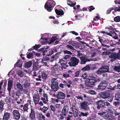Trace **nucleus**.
Segmentation results:
<instances>
[{"label":"nucleus","mask_w":120,"mask_h":120,"mask_svg":"<svg viewBox=\"0 0 120 120\" xmlns=\"http://www.w3.org/2000/svg\"><path fill=\"white\" fill-rule=\"evenodd\" d=\"M12 115L14 118L16 120H19L20 118L21 115L19 111L15 110L13 111Z\"/></svg>","instance_id":"6e6552de"},{"label":"nucleus","mask_w":120,"mask_h":120,"mask_svg":"<svg viewBox=\"0 0 120 120\" xmlns=\"http://www.w3.org/2000/svg\"><path fill=\"white\" fill-rule=\"evenodd\" d=\"M69 110V108L68 106L65 105L64 106L62 109V113L66 114V115L68 113Z\"/></svg>","instance_id":"a211bd4d"},{"label":"nucleus","mask_w":120,"mask_h":120,"mask_svg":"<svg viewBox=\"0 0 120 120\" xmlns=\"http://www.w3.org/2000/svg\"><path fill=\"white\" fill-rule=\"evenodd\" d=\"M35 114H30L29 117L32 120H34L35 119Z\"/></svg>","instance_id":"ea45409f"},{"label":"nucleus","mask_w":120,"mask_h":120,"mask_svg":"<svg viewBox=\"0 0 120 120\" xmlns=\"http://www.w3.org/2000/svg\"><path fill=\"white\" fill-rule=\"evenodd\" d=\"M90 82V81H89L87 80L85 82L86 85L88 87H93L94 84L93 83H91Z\"/></svg>","instance_id":"5701e85b"},{"label":"nucleus","mask_w":120,"mask_h":120,"mask_svg":"<svg viewBox=\"0 0 120 120\" xmlns=\"http://www.w3.org/2000/svg\"><path fill=\"white\" fill-rule=\"evenodd\" d=\"M13 80L12 79L10 78L8 80V90L9 91V94L10 95L11 93V90L12 87V85Z\"/></svg>","instance_id":"1a4fd4ad"},{"label":"nucleus","mask_w":120,"mask_h":120,"mask_svg":"<svg viewBox=\"0 0 120 120\" xmlns=\"http://www.w3.org/2000/svg\"><path fill=\"white\" fill-rule=\"evenodd\" d=\"M79 88L82 89H83L84 88L85 84L82 83H80L79 85Z\"/></svg>","instance_id":"49530a36"},{"label":"nucleus","mask_w":120,"mask_h":120,"mask_svg":"<svg viewBox=\"0 0 120 120\" xmlns=\"http://www.w3.org/2000/svg\"><path fill=\"white\" fill-rule=\"evenodd\" d=\"M115 11H120V7H116L114 9Z\"/></svg>","instance_id":"0e129e2a"},{"label":"nucleus","mask_w":120,"mask_h":120,"mask_svg":"<svg viewBox=\"0 0 120 120\" xmlns=\"http://www.w3.org/2000/svg\"><path fill=\"white\" fill-rule=\"evenodd\" d=\"M81 61L80 64H85L86 62L89 61V60L87 59L86 56H83L80 57Z\"/></svg>","instance_id":"ddd939ff"},{"label":"nucleus","mask_w":120,"mask_h":120,"mask_svg":"<svg viewBox=\"0 0 120 120\" xmlns=\"http://www.w3.org/2000/svg\"><path fill=\"white\" fill-rule=\"evenodd\" d=\"M107 118L109 120H116L114 116L111 115L108 116Z\"/></svg>","instance_id":"e433bc0d"},{"label":"nucleus","mask_w":120,"mask_h":120,"mask_svg":"<svg viewBox=\"0 0 120 120\" xmlns=\"http://www.w3.org/2000/svg\"><path fill=\"white\" fill-rule=\"evenodd\" d=\"M39 117L43 119V120H45V116L43 115H42L41 114H39Z\"/></svg>","instance_id":"864d4df0"},{"label":"nucleus","mask_w":120,"mask_h":120,"mask_svg":"<svg viewBox=\"0 0 120 120\" xmlns=\"http://www.w3.org/2000/svg\"><path fill=\"white\" fill-rule=\"evenodd\" d=\"M4 104L3 102L0 101V109L1 110H3V105Z\"/></svg>","instance_id":"a19ab883"},{"label":"nucleus","mask_w":120,"mask_h":120,"mask_svg":"<svg viewBox=\"0 0 120 120\" xmlns=\"http://www.w3.org/2000/svg\"><path fill=\"white\" fill-rule=\"evenodd\" d=\"M106 113V112H100L98 113V114L100 115L101 116H102L103 114H105Z\"/></svg>","instance_id":"338daca9"},{"label":"nucleus","mask_w":120,"mask_h":120,"mask_svg":"<svg viewBox=\"0 0 120 120\" xmlns=\"http://www.w3.org/2000/svg\"><path fill=\"white\" fill-rule=\"evenodd\" d=\"M30 106L29 104H26L24 106L23 109L24 111L28 112V109L30 108Z\"/></svg>","instance_id":"aec40b11"},{"label":"nucleus","mask_w":120,"mask_h":120,"mask_svg":"<svg viewBox=\"0 0 120 120\" xmlns=\"http://www.w3.org/2000/svg\"><path fill=\"white\" fill-rule=\"evenodd\" d=\"M41 74L42 78L43 79H45L47 78V75L45 73L42 72Z\"/></svg>","instance_id":"4c0bfd02"},{"label":"nucleus","mask_w":120,"mask_h":120,"mask_svg":"<svg viewBox=\"0 0 120 120\" xmlns=\"http://www.w3.org/2000/svg\"><path fill=\"white\" fill-rule=\"evenodd\" d=\"M34 101L35 104H37L39 100V97L38 94H34L33 96Z\"/></svg>","instance_id":"2eb2a0df"},{"label":"nucleus","mask_w":120,"mask_h":120,"mask_svg":"<svg viewBox=\"0 0 120 120\" xmlns=\"http://www.w3.org/2000/svg\"><path fill=\"white\" fill-rule=\"evenodd\" d=\"M70 57V56L69 55H66L64 57V59L65 60H66L69 59Z\"/></svg>","instance_id":"13d9d810"},{"label":"nucleus","mask_w":120,"mask_h":120,"mask_svg":"<svg viewBox=\"0 0 120 120\" xmlns=\"http://www.w3.org/2000/svg\"><path fill=\"white\" fill-rule=\"evenodd\" d=\"M32 62L31 61H28L25 64L24 66L27 68H29L31 66Z\"/></svg>","instance_id":"4be33fe9"},{"label":"nucleus","mask_w":120,"mask_h":120,"mask_svg":"<svg viewBox=\"0 0 120 120\" xmlns=\"http://www.w3.org/2000/svg\"><path fill=\"white\" fill-rule=\"evenodd\" d=\"M63 52L64 54H68L70 55H71L72 53L70 51L65 50L63 51Z\"/></svg>","instance_id":"79ce46f5"},{"label":"nucleus","mask_w":120,"mask_h":120,"mask_svg":"<svg viewBox=\"0 0 120 120\" xmlns=\"http://www.w3.org/2000/svg\"><path fill=\"white\" fill-rule=\"evenodd\" d=\"M68 84L67 86L69 88L70 87V85L72 84V82L71 80H69L68 81Z\"/></svg>","instance_id":"bf43d9fd"},{"label":"nucleus","mask_w":120,"mask_h":120,"mask_svg":"<svg viewBox=\"0 0 120 120\" xmlns=\"http://www.w3.org/2000/svg\"><path fill=\"white\" fill-rule=\"evenodd\" d=\"M56 36L52 37V38L50 41L49 42L48 40L46 38L41 37V39L39 40V41L43 45L48 43L49 45H50L56 40Z\"/></svg>","instance_id":"f03ea898"},{"label":"nucleus","mask_w":120,"mask_h":120,"mask_svg":"<svg viewBox=\"0 0 120 120\" xmlns=\"http://www.w3.org/2000/svg\"><path fill=\"white\" fill-rule=\"evenodd\" d=\"M66 114L62 113L60 114L59 115V117L60 120H63L64 119V116H66Z\"/></svg>","instance_id":"473e14b6"},{"label":"nucleus","mask_w":120,"mask_h":120,"mask_svg":"<svg viewBox=\"0 0 120 120\" xmlns=\"http://www.w3.org/2000/svg\"><path fill=\"white\" fill-rule=\"evenodd\" d=\"M97 109L99 110L101 108L104 107L105 106V102L101 100L98 101L97 102Z\"/></svg>","instance_id":"9b49d317"},{"label":"nucleus","mask_w":120,"mask_h":120,"mask_svg":"<svg viewBox=\"0 0 120 120\" xmlns=\"http://www.w3.org/2000/svg\"><path fill=\"white\" fill-rule=\"evenodd\" d=\"M63 83L64 84V85L65 86H67L68 84V82L65 80H64L63 81Z\"/></svg>","instance_id":"052dcab7"},{"label":"nucleus","mask_w":120,"mask_h":120,"mask_svg":"<svg viewBox=\"0 0 120 120\" xmlns=\"http://www.w3.org/2000/svg\"><path fill=\"white\" fill-rule=\"evenodd\" d=\"M10 113L8 112H6L4 113L3 120H8L10 118Z\"/></svg>","instance_id":"6ab92c4d"},{"label":"nucleus","mask_w":120,"mask_h":120,"mask_svg":"<svg viewBox=\"0 0 120 120\" xmlns=\"http://www.w3.org/2000/svg\"><path fill=\"white\" fill-rule=\"evenodd\" d=\"M63 76L65 78L69 77L70 76V75L69 74H68L66 73L64 74L63 75Z\"/></svg>","instance_id":"6e6d98bb"},{"label":"nucleus","mask_w":120,"mask_h":120,"mask_svg":"<svg viewBox=\"0 0 120 120\" xmlns=\"http://www.w3.org/2000/svg\"><path fill=\"white\" fill-rule=\"evenodd\" d=\"M89 114V113L87 112H85V113L81 112L80 114L79 115V117L82 116H87Z\"/></svg>","instance_id":"2f4dec72"},{"label":"nucleus","mask_w":120,"mask_h":120,"mask_svg":"<svg viewBox=\"0 0 120 120\" xmlns=\"http://www.w3.org/2000/svg\"><path fill=\"white\" fill-rule=\"evenodd\" d=\"M89 7L90 8V9H89V11L90 12L92 10H93L95 9V8L93 6H90Z\"/></svg>","instance_id":"3c124183"},{"label":"nucleus","mask_w":120,"mask_h":120,"mask_svg":"<svg viewBox=\"0 0 120 120\" xmlns=\"http://www.w3.org/2000/svg\"><path fill=\"white\" fill-rule=\"evenodd\" d=\"M109 67L107 66H103L100 68L97 71V73L101 75L103 73L108 72L109 71Z\"/></svg>","instance_id":"39448f33"},{"label":"nucleus","mask_w":120,"mask_h":120,"mask_svg":"<svg viewBox=\"0 0 120 120\" xmlns=\"http://www.w3.org/2000/svg\"><path fill=\"white\" fill-rule=\"evenodd\" d=\"M49 59V57H45L42 59L41 62H45V61H48Z\"/></svg>","instance_id":"c03bdc74"},{"label":"nucleus","mask_w":120,"mask_h":120,"mask_svg":"<svg viewBox=\"0 0 120 120\" xmlns=\"http://www.w3.org/2000/svg\"><path fill=\"white\" fill-rule=\"evenodd\" d=\"M115 21L116 22H120V16H117L115 17L114 19Z\"/></svg>","instance_id":"f704fd0d"},{"label":"nucleus","mask_w":120,"mask_h":120,"mask_svg":"<svg viewBox=\"0 0 120 120\" xmlns=\"http://www.w3.org/2000/svg\"><path fill=\"white\" fill-rule=\"evenodd\" d=\"M75 77H78L79 76V71H77L75 73Z\"/></svg>","instance_id":"e2e57ef3"},{"label":"nucleus","mask_w":120,"mask_h":120,"mask_svg":"<svg viewBox=\"0 0 120 120\" xmlns=\"http://www.w3.org/2000/svg\"><path fill=\"white\" fill-rule=\"evenodd\" d=\"M107 85V82L106 81L102 82L98 86V89L102 90H105Z\"/></svg>","instance_id":"0eeeda50"},{"label":"nucleus","mask_w":120,"mask_h":120,"mask_svg":"<svg viewBox=\"0 0 120 120\" xmlns=\"http://www.w3.org/2000/svg\"><path fill=\"white\" fill-rule=\"evenodd\" d=\"M33 56V54L31 52L29 53L27 55V58L30 59Z\"/></svg>","instance_id":"a18cd8bd"},{"label":"nucleus","mask_w":120,"mask_h":120,"mask_svg":"<svg viewBox=\"0 0 120 120\" xmlns=\"http://www.w3.org/2000/svg\"><path fill=\"white\" fill-rule=\"evenodd\" d=\"M71 108V109L73 113L74 117H77L78 116V112L76 108L74 106H73Z\"/></svg>","instance_id":"4468645a"},{"label":"nucleus","mask_w":120,"mask_h":120,"mask_svg":"<svg viewBox=\"0 0 120 120\" xmlns=\"http://www.w3.org/2000/svg\"><path fill=\"white\" fill-rule=\"evenodd\" d=\"M17 74L19 76L21 77H22L23 76V72L22 71H18L17 72Z\"/></svg>","instance_id":"c85d7f7f"},{"label":"nucleus","mask_w":120,"mask_h":120,"mask_svg":"<svg viewBox=\"0 0 120 120\" xmlns=\"http://www.w3.org/2000/svg\"><path fill=\"white\" fill-rule=\"evenodd\" d=\"M24 86L25 88H27L29 87L30 84L29 83V81H26L24 83Z\"/></svg>","instance_id":"bb28decb"},{"label":"nucleus","mask_w":120,"mask_h":120,"mask_svg":"<svg viewBox=\"0 0 120 120\" xmlns=\"http://www.w3.org/2000/svg\"><path fill=\"white\" fill-rule=\"evenodd\" d=\"M52 90L51 91V92H53V91H56L58 89V86H51Z\"/></svg>","instance_id":"b1692460"},{"label":"nucleus","mask_w":120,"mask_h":120,"mask_svg":"<svg viewBox=\"0 0 120 120\" xmlns=\"http://www.w3.org/2000/svg\"><path fill=\"white\" fill-rule=\"evenodd\" d=\"M79 62V60L75 57L71 58L70 62L68 64L70 66L75 67L78 65Z\"/></svg>","instance_id":"20e7f679"},{"label":"nucleus","mask_w":120,"mask_h":120,"mask_svg":"<svg viewBox=\"0 0 120 120\" xmlns=\"http://www.w3.org/2000/svg\"><path fill=\"white\" fill-rule=\"evenodd\" d=\"M41 46V45L40 44H38L34 46V49H36L37 48H39Z\"/></svg>","instance_id":"69168bd1"},{"label":"nucleus","mask_w":120,"mask_h":120,"mask_svg":"<svg viewBox=\"0 0 120 120\" xmlns=\"http://www.w3.org/2000/svg\"><path fill=\"white\" fill-rule=\"evenodd\" d=\"M55 11L56 14L59 15H62L64 14L63 11L61 9L57 10L56 9Z\"/></svg>","instance_id":"412c9836"},{"label":"nucleus","mask_w":120,"mask_h":120,"mask_svg":"<svg viewBox=\"0 0 120 120\" xmlns=\"http://www.w3.org/2000/svg\"><path fill=\"white\" fill-rule=\"evenodd\" d=\"M90 81L91 83H93L94 84L95 83V78L94 77H89L87 80Z\"/></svg>","instance_id":"cd10ccee"},{"label":"nucleus","mask_w":120,"mask_h":120,"mask_svg":"<svg viewBox=\"0 0 120 120\" xmlns=\"http://www.w3.org/2000/svg\"><path fill=\"white\" fill-rule=\"evenodd\" d=\"M87 102L86 101H84L81 103V108L84 110H87Z\"/></svg>","instance_id":"dca6fc26"},{"label":"nucleus","mask_w":120,"mask_h":120,"mask_svg":"<svg viewBox=\"0 0 120 120\" xmlns=\"http://www.w3.org/2000/svg\"><path fill=\"white\" fill-rule=\"evenodd\" d=\"M120 104V102L119 101H116L113 103V104L116 107L118 106Z\"/></svg>","instance_id":"09e8293b"},{"label":"nucleus","mask_w":120,"mask_h":120,"mask_svg":"<svg viewBox=\"0 0 120 120\" xmlns=\"http://www.w3.org/2000/svg\"><path fill=\"white\" fill-rule=\"evenodd\" d=\"M114 8H111L109 9L107 11V13L109 14V13L112 11L113 10Z\"/></svg>","instance_id":"5fc2aeb1"},{"label":"nucleus","mask_w":120,"mask_h":120,"mask_svg":"<svg viewBox=\"0 0 120 120\" xmlns=\"http://www.w3.org/2000/svg\"><path fill=\"white\" fill-rule=\"evenodd\" d=\"M115 100L117 101H120V93H118L115 96Z\"/></svg>","instance_id":"72a5a7b5"},{"label":"nucleus","mask_w":120,"mask_h":120,"mask_svg":"<svg viewBox=\"0 0 120 120\" xmlns=\"http://www.w3.org/2000/svg\"><path fill=\"white\" fill-rule=\"evenodd\" d=\"M55 2L53 0H49L46 3L45 6V8L49 12H50L55 5Z\"/></svg>","instance_id":"f257e3e1"},{"label":"nucleus","mask_w":120,"mask_h":120,"mask_svg":"<svg viewBox=\"0 0 120 120\" xmlns=\"http://www.w3.org/2000/svg\"><path fill=\"white\" fill-rule=\"evenodd\" d=\"M114 70L115 71L118 72H120V65L119 66H115L114 67Z\"/></svg>","instance_id":"c756f323"},{"label":"nucleus","mask_w":120,"mask_h":120,"mask_svg":"<svg viewBox=\"0 0 120 120\" xmlns=\"http://www.w3.org/2000/svg\"><path fill=\"white\" fill-rule=\"evenodd\" d=\"M50 108L52 111L54 112L55 111L56 109V107L53 105H51L50 106Z\"/></svg>","instance_id":"37998d69"},{"label":"nucleus","mask_w":120,"mask_h":120,"mask_svg":"<svg viewBox=\"0 0 120 120\" xmlns=\"http://www.w3.org/2000/svg\"><path fill=\"white\" fill-rule=\"evenodd\" d=\"M53 53V51L52 50H51L49 51V53L47 55V56H50Z\"/></svg>","instance_id":"4d7b16f0"},{"label":"nucleus","mask_w":120,"mask_h":120,"mask_svg":"<svg viewBox=\"0 0 120 120\" xmlns=\"http://www.w3.org/2000/svg\"><path fill=\"white\" fill-rule=\"evenodd\" d=\"M33 69L34 70L36 71L38 70L39 68L36 65H34L33 68Z\"/></svg>","instance_id":"603ef678"},{"label":"nucleus","mask_w":120,"mask_h":120,"mask_svg":"<svg viewBox=\"0 0 120 120\" xmlns=\"http://www.w3.org/2000/svg\"><path fill=\"white\" fill-rule=\"evenodd\" d=\"M41 99L43 103L45 104L48 101V99H46L44 98H42Z\"/></svg>","instance_id":"8fccbe9b"},{"label":"nucleus","mask_w":120,"mask_h":120,"mask_svg":"<svg viewBox=\"0 0 120 120\" xmlns=\"http://www.w3.org/2000/svg\"><path fill=\"white\" fill-rule=\"evenodd\" d=\"M111 91L108 90L101 93L100 95V97L104 99L108 98L110 96Z\"/></svg>","instance_id":"423d86ee"},{"label":"nucleus","mask_w":120,"mask_h":120,"mask_svg":"<svg viewBox=\"0 0 120 120\" xmlns=\"http://www.w3.org/2000/svg\"><path fill=\"white\" fill-rule=\"evenodd\" d=\"M105 34L106 35L107 34L111 36H112L114 34H115V35H116V33L113 31H111L109 33L107 32H106Z\"/></svg>","instance_id":"a878e982"},{"label":"nucleus","mask_w":120,"mask_h":120,"mask_svg":"<svg viewBox=\"0 0 120 120\" xmlns=\"http://www.w3.org/2000/svg\"><path fill=\"white\" fill-rule=\"evenodd\" d=\"M77 52L78 53L77 56L79 57V58H80L81 57H82L83 56H85V55H84L83 54L80 53V52L79 51H77Z\"/></svg>","instance_id":"58836bf2"},{"label":"nucleus","mask_w":120,"mask_h":120,"mask_svg":"<svg viewBox=\"0 0 120 120\" xmlns=\"http://www.w3.org/2000/svg\"><path fill=\"white\" fill-rule=\"evenodd\" d=\"M69 44L67 45L66 47L68 48L71 50L72 52L75 51V49L74 48H76L78 45V44L76 41H70L68 42Z\"/></svg>","instance_id":"7ed1b4c3"},{"label":"nucleus","mask_w":120,"mask_h":120,"mask_svg":"<svg viewBox=\"0 0 120 120\" xmlns=\"http://www.w3.org/2000/svg\"><path fill=\"white\" fill-rule=\"evenodd\" d=\"M90 93L91 94H93L95 93V92L93 90H90Z\"/></svg>","instance_id":"774afa93"},{"label":"nucleus","mask_w":120,"mask_h":120,"mask_svg":"<svg viewBox=\"0 0 120 120\" xmlns=\"http://www.w3.org/2000/svg\"><path fill=\"white\" fill-rule=\"evenodd\" d=\"M109 57L111 59L110 61L112 62L117 59H119V54L117 53H113L109 56Z\"/></svg>","instance_id":"9d476101"},{"label":"nucleus","mask_w":120,"mask_h":120,"mask_svg":"<svg viewBox=\"0 0 120 120\" xmlns=\"http://www.w3.org/2000/svg\"><path fill=\"white\" fill-rule=\"evenodd\" d=\"M65 96V94L61 92H58L56 95V98L59 99H64Z\"/></svg>","instance_id":"f8f14e48"},{"label":"nucleus","mask_w":120,"mask_h":120,"mask_svg":"<svg viewBox=\"0 0 120 120\" xmlns=\"http://www.w3.org/2000/svg\"><path fill=\"white\" fill-rule=\"evenodd\" d=\"M114 113L115 114L114 115L115 116L119 115L120 114V113L118 112L116 110H115Z\"/></svg>","instance_id":"680f3d73"},{"label":"nucleus","mask_w":120,"mask_h":120,"mask_svg":"<svg viewBox=\"0 0 120 120\" xmlns=\"http://www.w3.org/2000/svg\"><path fill=\"white\" fill-rule=\"evenodd\" d=\"M52 84L51 86H58V81L55 78H52L51 81Z\"/></svg>","instance_id":"f3484780"},{"label":"nucleus","mask_w":120,"mask_h":120,"mask_svg":"<svg viewBox=\"0 0 120 120\" xmlns=\"http://www.w3.org/2000/svg\"><path fill=\"white\" fill-rule=\"evenodd\" d=\"M17 88L20 91H22L23 90V88L22 85L19 83H17L16 85Z\"/></svg>","instance_id":"393cba45"},{"label":"nucleus","mask_w":120,"mask_h":120,"mask_svg":"<svg viewBox=\"0 0 120 120\" xmlns=\"http://www.w3.org/2000/svg\"><path fill=\"white\" fill-rule=\"evenodd\" d=\"M87 73H85L83 74L81 76L82 78H83V79H86V78L87 77V76L86 75Z\"/></svg>","instance_id":"de8ad7c7"},{"label":"nucleus","mask_w":120,"mask_h":120,"mask_svg":"<svg viewBox=\"0 0 120 120\" xmlns=\"http://www.w3.org/2000/svg\"><path fill=\"white\" fill-rule=\"evenodd\" d=\"M67 4L70 6L73 7L76 4V3L75 2L73 3L71 1L68 0V1Z\"/></svg>","instance_id":"7c9ffc66"},{"label":"nucleus","mask_w":120,"mask_h":120,"mask_svg":"<svg viewBox=\"0 0 120 120\" xmlns=\"http://www.w3.org/2000/svg\"><path fill=\"white\" fill-rule=\"evenodd\" d=\"M90 67L89 65H87L85 67L83 68L82 69V70L85 71H87L90 69Z\"/></svg>","instance_id":"c9c22d12"}]
</instances>
